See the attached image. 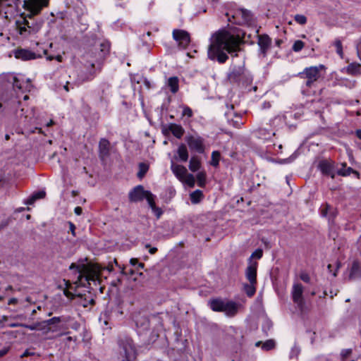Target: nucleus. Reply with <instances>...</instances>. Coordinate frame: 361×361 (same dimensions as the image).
<instances>
[{"label": "nucleus", "mask_w": 361, "mask_h": 361, "mask_svg": "<svg viewBox=\"0 0 361 361\" xmlns=\"http://www.w3.org/2000/svg\"><path fill=\"white\" fill-rule=\"evenodd\" d=\"M241 42L238 35H233L224 29L219 30L212 35L207 51L208 58L212 61L216 60L219 63H224L228 59L227 53L232 56H238Z\"/></svg>", "instance_id": "1"}, {"label": "nucleus", "mask_w": 361, "mask_h": 361, "mask_svg": "<svg viewBox=\"0 0 361 361\" xmlns=\"http://www.w3.org/2000/svg\"><path fill=\"white\" fill-rule=\"evenodd\" d=\"M49 0H25L23 8L29 11L25 16H21L16 22L18 33L23 37L36 34L42 26V21H37L33 16L40 13L44 7L47 6Z\"/></svg>", "instance_id": "2"}, {"label": "nucleus", "mask_w": 361, "mask_h": 361, "mask_svg": "<svg viewBox=\"0 0 361 361\" xmlns=\"http://www.w3.org/2000/svg\"><path fill=\"white\" fill-rule=\"evenodd\" d=\"M118 345L122 361H135L136 360V349L130 338L127 336L121 338L118 341Z\"/></svg>", "instance_id": "3"}, {"label": "nucleus", "mask_w": 361, "mask_h": 361, "mask_svg": "<svg viewBox=\"0 0 361 361\" xmlns=\"http://www.w3.org/2000/svg\"><path fill=\"white\" fill-rule=\"evenodd\" d=\"M228 80L232 83H251L252 77L248 71H246L244 65L233 66L231 71L228 73Z\"/></svg>", "instance_id": "4"}, {"label": "nucleus", "mask_w": 361, "mask_h": 361, "mask_svg": "<svg viewBox=\"0 0 361 361\" xmlns=\"http://www.w3.org/2000/svg\"><path fill=\"white\" fill-rule=\"evenodd\" d=\"M324 68V66H310L306 68L302 72L298 73V77L304 80V82L307 87H312L314 83L321 77V71Z\"/></svg>", "instance_id": "5"}, {"label": "nucleus", "mask_w": 361, "mask_h": 361, "mask_svg": "<svg viewBox=\"0 0 361 361\" xmlns=\"http://www.w3.org/2000/svg\"><path fill=\"white\" fill-rule=\"evenodd\" d=\"M188 147L190 149L198 153H203L204 151V139L200 136L188 135L185 137Z\"/></svg>", "instance_id": "6"}, {"label": "nucleus", "mask_w": 361, "mask_h": 361, "mask_svg": "<svg viewBox=\"0 0 361 361\" xmlns=\"http://www.w3.org/2000/svg\"><path fill=\"white\" fill-rule=\"evenodd\" d=\"M148 192L149 190H145L144 187L142 185H137L129 192V200L131 202H140L145 198L147 192Z\"/></svg>", "instance_id": "7"}, {"label": "nucleus", "mask_w": 361, "mask_h": 361, "mask_svg": "<svg viewBox=\"0 0 361 361\" xmlns=\"http://www.w3.org/2000/svg\"><path fill=\"white\" fill-rule=\"evenodd\" d=\"M173 39L178 42L179 46L185 48L190 42L189 33L183 30L176 29L173 31Z\"/></svg>", "instance_id": "8"}, {"label": "nucleus", "mask_w": 361, "mask_h": 361, "mask_svg": "<svg viewBox=\"0 0 361 361\" xmlns=\"http://www.w3.org/2000/svg\"><path fill=\"white\" fill-rule=\"evenodd\" d=\"M303 287L300 283H295L293 286L292 297L293 300L297 304L298 307L302 310L304 306V300L302 298Z\"/></svg>", "instance_id": "9"}, {"label": "nucleus", "mask_w": 361, "mask_h": 361, "mask_svg": "<svg viewBox=\"0 0 361 361\" xmlns=\"http://www.w3.org/2000/svg\"><path fill=\"white\" fill-rule=\"evenodd\" d=\"M320 213L322 216L327 217L329 221L332 224L338 214L337 210L328 203L322 205Z\"/></svg>", "instance_id": "10"}, {"label": "nucleus", "mask_w": 361, "mask_h": 361, "mask_svg": "<svg viewBox=\"0 0 361 361\" xmlns=\"http://www.w3.org/2000/svg\"><path fill=\"white\" fill-rule=\"evenodd\" d=\"M257 262H250V264L245 269V276L250 283H257Z\"/></svg>", "instance_id": "11"}, {"label": "nucleus", "mask_w": 361, "mask_h": 361, "mask_svg": "<svg viewBox=\"0 0 361 361\" xmlns=\"http://www.w3.org/2000/svg\"><path fill=\"white\" fill-rule=\"evenodd\" d=\"M318 167L323 174L330 176L331 178H335V173L333 171L334 165L331 161L322 160L319 163Z\"/></svg>", "instance_id": "12"}, {"label": "nucleus", "mask_w": 361, "mask_h": 361, "mask_svg": "<svg viewBox=\"0 0 361 361\" xmlns=\"http://www.w3.org/2000/svg\"><path fill=\"white\" fill-rule=\"evenodd\" d=\"M37 56H37L35 52H32L27 49H20L15 51V57L16 59H19L23 61L35 59Z\"/></svg>", "instance_id": "13"}, {"label": "nucleus", "mask_w": 361, "mask_h": 361, "mask_svg": "<svg viewBox=\"0 0 361 361\" xmlns=\"http://www.w3.org/2000/svg\"><path fill=\"white\" fill-rule=\"evenodd\" d=\"M258 45L261 51L265 55L271 44V39L267 35H258Z\"/></svg>", "instance_id": "14"}, {"label": "nucleus", "mask_w": 361, "mask_h": 361, "mask_svg": "<svg viewBox=\"0 0 361 361\" xmlns=\"http://www.w3.org/2000/svg\"><path fill=\"white\" fill-rule=\"evenodd\" d=\"M171 169L174 175L181 181L184 179V177L188 174L187 169L178 164H171Z\"/></svg>", "instance_id": "15"}, {"label": "nucleus", "mask_w": 361, "mask_h": 361, "mask_svg": "<svg viewBox=\"0 0 361 361\" xmlns=\"http://www.w3.org/2000/svg\"><path fill=\"white\" fill-rule=\"evenodd\" d=\"M110 142L105 138H102L99 142V157L104 159L109 155Z\"/></svg>", "instance_id": "16"}, {"label": "nucleus", "mask_w": 361, "mask_h": 361, "mask_svg": "<svg viewBox=\"0 0 361 361\" xmlns=\"http://www.w3.org/2000/svg\"><path fill=\"white\" fill-rule=\"evenodd\" d=\"M361 276V269L357 261H354L348 277V281H353Z\"/></svg>", "instance_id": "17"}, {"label": "nucleus", "mask_w": 361, "mask_h": 361, "mask_svg": "<svg viewBox=\"0 0 361 361\" xmlns=\"http://www.w3.org/2000/svg\"><path fill=\"white\" fill-rule=\"evenodd\" d=\"M238 305L232 301L226 302L224 303L223 312L228 317H233L238 312Z\"/></svg>", "instance_id": "18"}, {"label": "nucleus", "mask_w": 361, "mask_h": 361, "mask_svg": "<svg viewBox=\"0 0 361 361\" xmlns=\"http://www.w3.org/2000/svg\"><path fill=\"white\" fill-rule=\"evenodd\" d=\"M341 168L337 171V174L341 176H348L351 173L355 174L357 178L360 177V173L358 171H355L351 167H347L345 163H343L341 164Z\"/></svg>", "instance_id": "19"}, {"label": "nucleus", "mask_w": 361, "mask_h": 361, "mask_svg": "<svg viewBox=\"0 0 361 361\" xmlns=\"http://www.w3.org/2000/svg\"><path fill=\"white\" fill-rule=\"evenodd\" d=\"M168 129L178 139L181 138L185 133L183 128L180 125L176 123H170Z\"/></svg>", "instance_id": "20"}, {"label": "nucleus", "mask_w": 361, "mask_h": 361, "mask_svg": "<svg viewBox=\"0 0 361 361\" xmlns=\"http://www.w3.org/2000/svg\"><path fill=\"white\" fill-rule=\"evenodd\" d=\"M225 302L221 299H212L209 300V305L214 312H223Z\"/></svg>", "instance_id": "21"}, {"label": "nucleus", "mask_w": 361, "mask_h": 361, "mask_svg": "<svg viewBox=\"0 0 361 361\" xmlns=\"http://www.w3.org/2000/svg\"><path fill=\"white\" fill-rule=\"evenodd\" d=\"M346 71L348 74L357 75L361 74V64L358 63H351L347 68Z\"/></svg>", "instance_id": "22"}, {"label": "nucleus", "mask_w": 361, "mask_h": 361, "mask_svg": "<svg viewBox=\"0 0 361 361\" xmlns=\"http://www.w3.org/2000/svg\"><path fill=\"white\" fill-rule=\"evenodd\" d=\"M179 80L178 77H171L168 79V86L170 87V90L172 93H176L179 90Z\"/></svg>", "instance_id": "23"}, {"label": "nucleus", "mask_w": 361, "mask_h": 361, "mask_svg": "<svg viewBox=\"0 0 361 361\" xmlns=\"http://www.w3.org/2000/svg\"><path fill=\"white\" fill-rule=\"evenodd\" d=\"M135 324L142 330H147L149 326V321L146 317H139L135 319Z\"/></svg>", "instance_id": "24"}, {"label": "nucleus", "mask_w": 361, "mask_h": 361, "mask_svg": "<svg viewBox=\"0 0 361 361\" xmlns=\"http://www.w3.org/2000/svg\"><path fill=\"white\" fill-rule=\"evenodd\" d=\"M69 269H75L76 271L79 274L78 276V280H81L82 278L84 276V274L87 271V267L85 264L78 265L75 263H72Z\"/></svg>", "instance_id": "25"}, {"label": "nucleus", "mask_w": 361, "mask_h": 361, "mask_svg": "<svg viewBox=\"0 0 361 361\" xmlns=\"http://www.w3.org/2000/svg\"><path fill=\"white\" fill-rule=\"evenodd\" d=\"M46 195V192L44 190L38 191L37 192H35L32 195L31 197H30L26 201V204H32L34 202L39 199H43Z\"/></svg>", "instance_id": "26"}, {"label": "nucleus", "mask_w": 361, "mask_h": 361, "mask_svg": "<svg viewBox=\"0 0 361 361\" xmlns=\"http://www.w3.org/2000/svg\"><path fill=\"white\" fill-rule=\"evenodd\" d=\"M178 154L180 157V159L183 161H186L188 159V152L187 147L185 145L181 144L178 149Z\"/></svg>", "instance_id": "27"}, {"label": "nucleus", "mask_w": 361, "mask_h": 361, "mask_svg": "<svg viewBox=\"0 0 361 361\" xmlns=\"http://www.w3.org/2000/svg\"><path fill=\"white\" fill-rule=\"evenodd\" d=\"M190 200L192 204L199 203L203 197V193L200 190H196L190 194Z\"/></svg>", "instance_id": "28"}, {"label": "nucleus", "mask_w": 361, "mask_h": 361, "mask_svg": "<svg viewBox=\"0 0 361 361\" xmlns=\"http://www.w3.org/2000/svg\"><path fill=\"white\" fill-rule=\"evenodd\" d=\"M256 284L250 283H245L243 286V289L248 297H252L256 292Z\"/></svg>", "instance_id": "29"}, {"label": "nucleus", "mask_w": 361, "mask_h": 361, "mask_svg": "<svg viewBox=\"0 0 361 361\" xmlns=\"http://www.w3.org/2000/svg\"><path fill=\"white\" fill-rule=\"evenodd\" d=\"M63 317H54L49 319L44 320L42 322V324H46L47 326H53V325H57L60 322H65Z\"/></svg>", "instance_id": "30"}, {"label": "nucleus", "mask_w": 361, "mask_h": 361, "mask_svg": "<svg viewBox=\"0 0 361 361\" xmlns=\"http://www.w3.org/2000/svg\"><path fill=\"white\" fill-rule=\"evenodd\" d=\"M200 161L197 157H192L190 160L189 169L190 171L195 172L200 168Z\"/></svg>", "instance_id": "31"}, {"label": "nucleus", "mask_w": 361, "mask_h": 361, "mask_svg": "<svg viewBox=\"0 0 361 361\" xmlns=\"http://www.w3.org/2000/svg\"><path fill=\"white\" fill-rule=\"evenodd\" d=\"M149 169V166L145 163L139 164V171L137 173V177L142 178Z\"/></svg>", "instance_id": "32"}, {"label": "nucleus", "mask_w": 361, "mask_h": 361, "mask_svg": "<svg viewBox=\"0 0 361 361\" xmlns=\"http://www.w3.org/2000/svg\"><path fill=\"white\" fill-rule=\"evenodd\" d=\"M181 181L191 188L194 187L195 183L194 176L190 173H188L186 176L184 177V179Z\"/></svg>", "instance_id": "33"}, {"label": "nucleus", "mask_w": 361, "mask_h": 361, "mask_svg": "<svg viewBox=\"0 0 361 361\" xmlns=\"http://www.w3.org/2000/svg\"><path fill=\"white\" fill-rule=\"evenodd\" d=\"M220 157H221L220 152L218 151H214L212 153L211 164L213 166H217L219 165Z\"/></svg>", "instance_id": "34"}, {"label": "nucleus", "mask_w": 361, "mask_h": 361, "mask_svg": "<svg viewBox=\"0 0 361 361\" xmlns=\"http://www.w3.org/2000/svg\"><path fill=\"white\" fill-rule=\"evenodd\" d=\"M154 198H155V196L150 191L147 192L145 199L147 200L148 204L151 209H152L153 207H154L156 206Z\"/></svg>", "instance_id": "35"}, {"label": "nucleus", "mask_w": 361, "mask_h": 361, "mask_svg": "<svg viewBox=\"0 0 361 361\" xmlns=\"http://www.w3.org/2000/svg\"><path fill=\"white\" fill-rule=\"evenodd\" d=\"M275 347V341L272 339L266 341L262 345V349L265 350H269Z\"/></svg>", "instance_id": "36"}, {"label": "nucleus", "mask_w": 361, "mask_h": 361, "mask_svg": "<svg viewBox=\"0 0 361 361\" xmlns=\"http://www.w3.org/2000/svg\"><path fill=\"white\" fill-rule=\"evenodd\" d=\"M197 179L198 182V185L200 187H203L205 184L206 181V174L204 172H200L197 174Z\"/></svg>", "instance_id": "37"}, {"label": "nucleus", "mask_w": 361, "mask_h": 361, "mask_svg": "<svg viewBox=\"0 0 361 361\" xmlns=\"http://www.w3.org/2000/svg\"><path fill=\"white\" fill-rule=\"evenodd\" d=\"M304 47H305V43L302 41L296 40L292 47V49L294 51L298 52V51H301Z\"/></svg>", "instance_id": "38"}, {"label": "nucleus", "mask_w": 361, "mask_h": 361, "mask_svg": "<svg viewBox=\"0 0 361 361\" xmlns=\"http://www.w3.org/2000/svg\"><path fill=\"white\" fill-rule=\"evenodd\" d=\"M334 45H335V47L336 48L337 54L341 58H343V47H342L341 41L340 39H336V41L334 42Z\"/></svg>", "instance_id": "39"}, {"label": "nucleus", "mask_w": 361, "mask_h": 361, "mask_svg": "<svg viewBox=\"0 0 361 361\" xmlns=\"http://www.w3.org/2000/svg\"><path fill=\"white\" fill-rule=\"evenodd\" d=\"M294 19L300 25H305L307 23V18L303 15L297 14Z\"/></svg>", "instance_id": "40"}, {"label": "nucleus", "mask_w": 361, "mask_h": 361, "mask_svg": "<svg viewBox=\"0 0 361 361\" xmlns=\"http://www.w3.org/2000/svg\"><path fill=\"white\" fill-rule=\"evenodd\" d=\"M39 329L44 331L45 333L55 332L57 331L56 328H54L50 326H47L46 324H41Z\"/></svg>", "instance_id": "41"}, {"label": "nucleus", "mask_w": 361, "mask_h": 361, "mask_svg": "<svg viewBox=\"0 0 361 361\" xmlns=\"http://www.w3.org/2000/svg\"><path fill=\"white\" fill-rule=\"evenodd\" d=\"M262 255H263V251L262 249H257L252 254V255L250 256V262H252V258L255 257V258H257V259H260L262 257Z\"/></svg>", "instance_id": "42"}, {"label": "nucleus", "mask_w": 361, "mask_h": 361, "mask_svg": "<svg viewBox=\"0 0 361 361\" xmlns=\"http://www.w3.org/2000/svg\"><path fill=\"white\" fill-rule=\"evenodd\" d=\"M41 324H42V322L41 323H36V324H32V325H28V324H23V327L28 329L30 330H36V329H39V328L41 326Z\"/></svg>", "instance_id": "43"}, {"label": "nucleus", "mask_w": 361, "mask_h": 361, "mask_svg": "<svg viewBox=\"0 0 361 361\" xmlns=\"http://www.w3.org/2000/svg\"><path fill=\"white\" fill-rule=\"evenodd\" d=\"M183 116H186L188 118L192 117V109L190 107H188V106H185L183 108Z\"/></svg>", "instance_id": "44"}, {"label": "nucleus", "mask_w": 361, "mask_h": 361, "mask_svg": "<svg viewBox=\"0 0 361 361\" xmlns=\"http://www.w3.org/2000/svg\"><path fill=\"white\" fill-rule=\"evenodd\" d=\"M100 46H101V51L104 54H106V53L109 52L110 47L108 43H102Z\"/></svg>", "instance_id": "45"}, {"label": "nucleus", "mask_w": 361, "mask_h": 361, "mask_svg": "<svg viewBox=\"0 0 361 361\" xmlns=\"http://www.w3.org/2000/svg\"><path fill=\"white\" fill-rule=\"evenodd\" d=\"M152 210L153 211V212L154 213V214L156 215L157 219L160 218V216H161V214L163 213L161 209L157 207V206L153 207L152 209Z\"/></svg>", "instance_id": "46"}, {"label": "nucleus", "mask_w": 361, "mask_h": 361, "mask_svg": "<svg viewBox=\"0 0 361 361\" xmlns=\"http://www.w3.org/2000/svg\"><path fill=\"white\" fill-rule=\"evenodd\" d=\"M352 353L351 349H344L341 352V357L343 359H346Z\"/></svg>", "instance_id": "47"}, {"label": "nucleus", "mask_w": 361, "mask_h": 361, "mask_svg": "<svg viewBox=\"0 0 361 361\" xmlns=\"http://www.w3.org/2000/svg\"><path fill=\"white\" fill-rule=\"evenodd\" d=\"M300 278L304 282L309 283L310 281V277L307 273H302Z\"/></svg>", "instance_id": "48"}, {"label": "nucleus", "mask_w": 361, "mask_h": 361, "mask_svg": "<svg viewBox=\"0 0 361 361\" xmlns=\"http://www.w3.org/2000/svg\"><path fill=\"white\" fill-rule=\"evenodd\" d=\"M145 248H148L149 249V252L151 254V255H154L157 252V248L155 247H151L149 244L147 243L145 245Z\"/></svg>", "instance_id": "49"}, {"label": "nucleus", "mask_w": 361, "mask_h": 361, "mask_svg": "<svg viewBox=\"0 0 361 361\" xmlns=\"http://www.w3.org/2000/svg\"><path fill=\"white\" fill-rule=\"evenodd\" d=\"M356 49H357V56L361 61V38L359 39V41L357 44Z\"/></svg>", "instance_id": "50"}, {"label": "nucleus", "mask_w": 361, "mask_h": 361, "mask_svg": "<svg viewBox=\"0 0 361 361\" xmlns=\"http://www.w3.org/2000/svg\"><path fill=\"white\" fill-rule=\"evenodd\" d=\"M13 85L15 88H17L18 90H21L22 89V87H21V85L18 80V79L16 78V77H14L13 78Z\"/></svg>", "instance_id": "51"}, {"label": "nucleus", "mask_w": 361, "mask_h": 361, "mask_svg": "<svg viewBox=\"0 0 361 361\" xmlns=\"http://www.w3.org/2000/svg\"><path fill=\"white\" fill-rule=\"evenodd\" d=\"M47 59L49 61H51L54 59H56L58 61H60V62L62 61V56H60V55H58L56 57H54V56H49L47 57Z\"/></svg>", "instance_id": "52"}, {"label": "nucleus", "mask_w": 361, "mask_h": 361, "mask_svg": "<svg viewBox=\"0 0 361 361\" xmlns=\"http://www.w3.org/2000/svg\"><path fill=\"white\" fill-rule=\"evenodd\" d=\"M69 229L72 232L73 235H75V226L71 221L68 222Z\"/></svg>", "instance_id": "53"}, {"label": "nucleus", "mask_w": 361, "mask_h": 361, "mask_svg": "<svg viewBox=\"0 0 361 361\" xmlns=\"http://www.w3.org/2000/svg\"><path fill=\"white\" fill-rule=\"evenodd\" d=\"M8 348H4L0 350V357L6 355L8 353Z\"/></svg>", "instance_id": "54"}, {"label": "nucleus", "mask_w": 361, "mask_h": 361, "mask_svg": "<svg viewBox=\"0 0 361 361\" xmlns=\"http://www.w3.org/2000/svg\"><path fill=\"white\" fill-rule=\"evenodd\" d=\"M18 303V299L16 298H11L8 302V305H16Z\"/></svg>", "instance_id": "55"}, {"label": "nucleus", "mask_w": 361, "mask_h": 361, "mask_svg": "<svg viewBox=\"0 0 361 361\" xmlns=\"http://www.w3.org/2000/svg\"><path fill=\"white\" fill-rule=\"evenodd\" d=\"M341 263L340 262H336V269L335 270V271L333 273V275L334 276H337V272H338V270L339 269V268L341 267Z\"/></svg>", "instance_id": "56"}, {"label": "nucleus", "mask_w": 361, "mask_h": 361, "mask_svg": "<svg viewBox=\"0 0 361 361\" xmlns=\"http://www.w3.org/2000/svg\"><path fill=\"white\" fill-rule=\"evenodd\" d=\"M75 214L80 215L82 212V209L80 207H76L74 209Z\"/></svg>", "instance_id": "57"}, {"label": "nucleus", "mask_w": 361, "mask_h": 361, "mask_svg": "<svg viewBox=\"0 0 361 361\" xmlns=\"http://www.w3.org/2000/svg\"><path fill=\"white\" fill-rule=\"evenodd\" d=\"M8 326L10 327H23V324L22 323H12V324H8Z\"/></svg>", "instance_id": "58"}, {"label": "nucleus", "mask_w": 361, "mask_h": 361, "mask_svg": "<svg viewBox=\"0 0 361 361\" xmlns=\"http://www.w3.org/2000/svg\"><path fill=\"white\" fill-rule=\"evenodd\" d=\"M106 94L104 90H102V94L100 96V101L101 102L105 101L106 100Z\"/></svg>", "instance_id": "59"}, {"label": "nucleus", "mask_w": 361, "mask_h": 361, "mask_svg": "<svg viewBox=\"0 0 361 361\" xmlns=\"http://www.w3.org/2000/svg\"><path fill=\"white\" fill-rule=\"evenodd\" d=\"M130 263L133 265V266H135L138 264V259L137 258H132L130 260Z\"/></svg>", "instance_id": "60"}, {"label": "nucleus", "mask_w": 361, "mask_h": 361, "mask_svg": "<svg viewBox=\"0 0 361 361\" xmlns=\"http://www.w3.org/2000/svg\"><path fill=\"white\" fill-rule=\"evenodd\" d=\"M94 77V74H92L90 73V75L88 77H87L85 79H82V82H85V81H88V80H91L93 79V78Z\"/></svg>", "instance_id": "61"}, {"label": "nucleus", "mask_w": 361, "mask_h": 361, "mask_svg": "<svg viewBox=\"0 0 361 361\" xmlns=\"http://www.w3.org/2000/svg\"><path fill=\"white\" fill-rule=\"evenodd\" d=\"M242 14L245 18H247L249 16V13L245 10H242Z\"/></svg>", "instance_id": "62"}, {"label": "nucleus", "mask_w": 361, "mask_h": 361, "mask_svg": "<svg viewBox=\"0 0 361 361\" xmlns=\"http://www.w3.org/2000/svg\"><path fill=\"white\" fill-rule=\"evenodd\" d=\"M356 135L358 138L361 140V130H357L356 131Z\"/></svg>", "instance_id": "63"}, {"label": "nucleus", "mask_w": 361, "mask_h": 361, "mask_svg": "<svg viewBox=\"0 0 361 361\" xmlns=\"http://www.w3.org/2000/svg\"><path fill=\"white\" fill-rule=\"evenodd\" d=\"M30 355V353L27 350H25V351L24 352V353L22 355V356H21V357H25V356H28V355Z\"/></svg>", "instance_id": "64"}]
</instances>
